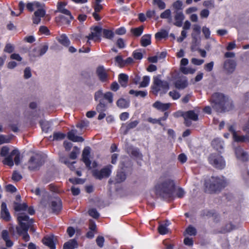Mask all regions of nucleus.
I'll list each match as a JSON object with an SVG mask.
<instances>
[{
	"mask_svg": "<svg viewBox=\"0 0 249 249\" xmlns=\"http://www.w3.org/2000/svg\"><path fill=\"white\" fill-rule=\"evenodd\" d=\"M41 6L40 3L38 2H28L26 4V8L30 12H33L35 8H39Z\"/></svg>",
	"mask_w": 249,
	"mask_h": 249,
	"instance_id": "nucleus-38",
	"label": "nucleus"
},
{
	"mask_svg": "<svg viewBox=\"0 0 249 249\" xmlns=\"http://www.w3.org/2000/svg\"><path fill=\"white\" fill-rule=\"evenodd\" d=\"M139 121L138 120H135L127 124L126 125V129L124 131V135L127 134L128 131L131 129L135 128L139 124Z\"/></svg>",
	"mask_w": 249,
	"mask_h": 249,
	"instance_id": "nucleus-35",
	"label": "nucleus"
},
{
	"mask_svg": "<svg viewBox=\"0 0 249 249\" xmlns=\"http://www.w3.org/2000/svg\"><path fill=\"white\" fill-rule=\"evenodd\" d=\"M150 82V77L149 76H144L142 77V80L140 82L139 84V88H145L147 87Z\"/></svg>",
	"mask_w": 249,
	"mask_h": 249,
	"instance_id": "nucleus-42",
	"label": "nucleus"
},
{
	"mask_svg": "<svg viewBox=\"0 0 249 249\" xmlns=\"http://www.w3.org/2000/svg\"><path fill=\"white\" fill-rule=\"evenodd\" d=\"M112 168V165H108L100 171L96 169L93 170L92 175L95 178L99 179H102L104 178H108L111 174Z\"/></svg>",
	"mask_w": 249,
	"mask_h": 249,
	"instance_id": "nucleus-9",
	"label": "nucleus"
},
{
	"mask_svg": "<svg viewBox=\"0 0 249 249\" xmlns=\"http://www.w3.org/2000/svg\"><path fill=\"white\" fill-rule=\"evenodd\" d=\"M42 242L44 245L48 246L51 249H55V245L53 241V236L44 237L42 239Z\"/></svg>",
	"mask_w": 249,
	"mask_h": 249,
	"instance_id": "nucleus-26",
	"label": "nucleus"
},
{
	"mask_svg": "<svg viewBox=\"0 0 249 249\" xmlns=\"http://www.w3.org/2000/svg\"><path fill=\"white\" fill-rule=\"evenodd\" d=\"M96 111L99 113L98 117V120H102L104 118L106 114L105 113L107 109V105L105 103L104 99H100L99 103L96 107Z\"/></svg>",
	"mask_w": 249,
	"mask_h": 249,
	"instance_id": "nucleus-11",
	"label": "nucleus"
},
{
	"mask_svg": "<svg viewBox=\"0 0 249 249\" xmlns=\"http://www.w3.org/2000/svg\"><path fill=\"white\" fill-rule=\"evenodd\" d=\"M160 17L163 19H168V22H172V18L171 16V12L170 9H166L163 12L161 13Z\"/></svg>",
	"mask_w": 249,
	"mask_h": 249,
	"instance_id": "nucleus-34",
	"label": "nucleus"
},
{
	"mask_svg": "<svg viewBox=\"0 0 249 249\" xmlns=\"http://www.w3.org/2000/svg\"><path fill=\"white\" fill-rule=\"evenodd\" d=\"M90 153V148L89 147H86L82 153V160L85 164L86 167L89 169H91L92 167L91 165V161L89 160V156Z\"/></svg>",
	"mask_w": 249,
	"mask_h": 249,
	"instance_id": "nucleus-13",
	"label": "nucleus"
},
{
	"mask_svg": "<svg viewBox=\"0 0 249 249\" xmlns=\"http://www.w3.org/2000/svg\"><path fill=\"white\" fill-rule=\"evenodd\" d=\"M227 127L229 132L232 133L233 138L237 134L236 131V124L233 123L232 124H230L228 123L227 124Z\"/></svg>",
	"mask_w": 249,
	"mask_h": 249,
	"instance_id": "nucleus-39",
	"label": "nucleus"
},
{
	"mask_svg": "<svg viewBox=\"0 0 249 249\" xmlns=\"http://www.w3.org/2000/svg\"><path fill=\"white\" fill-rule=\"evenodd\" d=\"M102 32L103 33V37L108 39H112L114 36V33L110 30L102 29Z\"/></svg>",
	"mask_w": 249,
	"mask_h": 249,
	"instance_id": "nucleus-37",
	"label": "nucleus"
},
{
	"mask_svg": "<svg viewBox=\"0 0 249 249\" xmlns=\"http://www.w3.org/2000/svg\"><path fill=\"white\" fill-rule=\"evenodd\" d=\"M115 61L118 63V65L120 67H123L124 66V61L121 55H118L115 58Z\"/></svg>",
	"mask_w": 249,
	"mask_h": 249,
	"instance_id": "nucleus-58",
	"label": "nucleus"
},
{
	"mask_svg": "<svg viewBox=\"0 0 249 249\" xmlns=\"http://www.w3.org/2000/svg\"><path fill=\"white\" fill-rule=\"evenodd\" d=\"M174 181L168 178L161 176L155 187V194L164 199L170 198L175 189Z\"/></svg>",
	"mask_w": 249,
	"mask_h": 249,
	"instance_id": "nucleus-1",
	"label": "nucleus"
},
{
	"mask_svg": "<svg viewBox=\"0 0 249 249\" xmlns=\"http://www.w3.org/2000/svg\"><path fill=\"white\" fill-rule=\"evenodd\" d=\"M104 100L105 99L107 100L109 104H112L113 101V94L110 91L106 92L104 94Z\"/></svg>",
	"mask_w": 249,
	"mask_h": 249,
	"instance_id": "nucleus-46",
	"label": "nucleus"
},
{
	"mask_svg": "<svg viewBox=\"0 0 249 249\" xmlns=\"http://www.w3.org/2000/svg\"><path fill=\"white\" fill-rule=\"evenodd\" d=\"M1 237L6 243L7 247H11L13 245V242L10 240L8 231L7 230H3L1 232Z\"/></svg>",
	"mask_w": 249,
	"mask_h": 249,
	"instance_id": "nucleus-27",
	"label": "nucleus"
},
{
	"mask_svg": "<svg viewBox=\"0 0 249 249\" xmlns=\"http://www.w3.org/2000/svg\"><path fill=\"white\" fill-rule=\"evenodd\" d=\"M17 153L18 149L13 150L9 155L8 154V155L5 157V158L2 161L3 163L4 164L7 165L10 167L13 166L14 164L13 160V157L15 156V154Z\"/></svg>",
	"mask_w": 249,
	"mask_h": 249,
	"instance_id": "nucleus-20",
	"label": "nucleus"
},
{
	"mask_svg": "<svg viewBox=\"0 0 249 249\" xmlns=\"http://www.w3.org/2000/svg\"><path fill=\"white\" fill-rule=\"evenodd\" d=\"M170 106V103H162L159 101L155 102L152 105L153 107L162 111H165L168 109Z\"/></svg>",
	"mask_w": 249,
	"mask_h": 249,
	"instance_id": "nucleus-21",
	"label": "nucleus"
},
{
	"mask_svg": "<svg viewBox=\"0 0 249 249\" xmlns=\"http://www.w3.org/2000/svg\"><path fill=\"white\" fill-rule=\"evenodd\" d=\"M153 4L157 5L159 9L162 10L165 8L166 4L162 0H153Z\"/></svg>",
	"mask_w": 249,
	"mask_h": 249,
	"instance_id": "nucleus-51",
	"label": "nucleus"
},
{
	"mask_svg": "<svg viewBox=\"0 0 249 249\" xmlns=\"http://www.w3.org/2000/svg\"><path fill=\"white\" fill-rule=\"evenodd\" d=\"M118 81L122 87L125 88L127 85L128 76L124 73H121L119 75Z\"/></svg>",
	"mask_w": 249,
	"mask_h": 249,
	"instance_id": "nucleus-29",
	"label": "nucleus"
},
{
	"mask_svg": "<svg viewBox=\"0 0 249 249\" xmlns=\"http://www.w3.org/2000/svg\"><path fill=\"white\" fill-rule=\"evenodd\" d=\"M13 204L14 209L16 212L25 211L28 208V205L25 203L21 204L18 202L14 201Z\"/></svg>",
	"mask_w": 249,
	"mask_h": 249,
	"instance_id": "nucleus-31",
	"label": "nucleus"
},
{
	"mask_svg": "<svg viewBox=\"0 0 249 249\" xmlns=\"http://www.w3.org/2000/svg\"><path fill=\"white\" fill-rule=\"evenodd\" d=\"M130 101L123 98L119 99L117 102V106L120 108H126L129 107Z\"/></svg>",
	"mask_w": 249,
	"mask_h": 249,
	"instance_id": "nucleus-28",
	"label": "nucleus"
},
{
	"mask_svg": "<svg viewBox=\"0 0 249 249\" xmlns=\"http://www.w3.org/2000/svg\"><path fill=\"white\" fill-rule=\"evenodd\" d=\"M160 78V74L153 77V82L151 89L152 92L155 95H157L159 92L165 94L169 89V83L166 81L161 80Z\"/></svg>",
	"mask_w": 249,
	"mask_h": 249,
	"instance_id": "nucleus-5",
	"label": "nucleus"
},
{
	"mask_svg": "<svg viewBox=\"0 0 249 249\" xmlns=\"http://www.w3.org/2000/svg\"><path fill=\"white\" fill-rule=\"evenodd\" d=\"M57 39L61 45L65 47H68L71 44L70 39L65 34L61 35Z\"/></svg>",
	"mask_w": 249,
	"mask_h": 249,
	"instance_id": "nucleus-30",
	"label": "nucleus"
},
{
	"mask_svg": "<svg viewBox=\"0 0 249 249\" xmlns=\"http://www.w3.org/2000/svg\"><path fill=\"white\" fill-rule=\"evenodd\" d=\"M180 71L183 73L185 74H187L188 73L193 74L195 72V69L183 67L180 68Z\"/></svg>",
	"mask_w": 249,
	"mask_h": 249,
	"instance_id": "nucleus-53",
	"label": "nucleus"
},
{
	"mask_svg": "<svg viewBox=\"0 0 249 249\" xmlns=\"http://www.w3.org/2000/svg\"><path fill=\"white\" fill-rule=\"evenodd\" d=\"M51 207L53 213H57L62 208V202L61 200L58 198L55 200L51 202Z\"/></svg>",
	"mask_w": 249,
	"mask_h": 249,
	"instance_id": "nucleus-22",
	"label": "nucleus"
},
{
	"mask_svg": "<svg viewBox=\"0 0 249 249\" xmlns=\"http://www.w3.org/2000/svg\"><path fill=\"white\" fill-rule=\"evenodd\" d=\"M181 116L184 118H188L194 121H196L198 119V115L194 110H189L182 113Z\"/></svg>",
	"mask_w": 249,
	"mask_h": 249,
	"instance_id": "nucleus-23",
	"label": "nucleus"
},
{
	"mask_svg": "<svg viewBox=\"0 0 249 249\" xmlns=\"http://www.w3.org/2000/svg\"><path fill=\"white\" fill-rule=\"evenodd\" d=\"M66 137L64 133L61 132H54L53 135V140L60 141L64 139Z\"/></svg>",
	"mask_w": 249,
	"mask_h": 249,
	"instance_id": "nucleus-50",
	"label": "nucleus"
},
{
	"mask_svg": "<svg viewBox=\"0 0 249 249\" xmlns=\"http://www.w3.org/2000/svg\"><path fill=\"white\" fill-rule=\"evenodd\" d=\"M14 51V47L10 43H8L6 45L4 51L8 53H11Z\"/></svg>",
	"mask_w": 249,
	"mask_h": 249,
	"instance_id": "nucleus-64",
	"label": "nucleus"
},
{
	"mask_svg": "<svg viewBox=\"0 0 249 249\" xmlns=\"http://www.w3.org/2000/svg\"><path fill=\"white\" fill-rule=\"evenodd\" d=\"M77 130L76 129H72L67 133V137L69 140L73 142H83L84 139L81 136L76 135Z\"/></svg>",
	"mask_w": 249,
	"mask_h": 249,
	"instance_id": "nucleus-19",
	"label": "nucleus"
},
{
	"mask_svg": "<svg viewBox=\"0 0 249 249\" xmlns=\"http://www.w3.org/2000/svg\"><path fill=\"white\" fill-rule=\"evenodd\" d=\"M78 244L77 241L75 239H70L65 243L63 245V249H75L77 248Z\"/></svg>",
	"mask_w": 249,
	"mask_h": 249,
	"instance_id": "nucleus-25",
	"label": "nucleus"
},
{
	"mask_svg": "<svg viewBox=\"0 0 249 249\" xmlns=\"http://www.w3.org/2000/svg\"><path fill=\"white\" fill-rule=\"evenodd\" d=\"M96 74L101 82L107 83L109 82V75L104 66H100L97 68Z\"/></svg>",
	"mask_w": 249,
	"mask_h": 249,
	"instance_id": "nucleus-10",
	"label": "nucleus"
},
{
	"mask_svg": "<svg viewBox=\"0 0 249 249\" xmlns=\"http://www.w3.org/2000/svg\"><path fill=\"white\" fill-rule=\"evenodd\" d=\"M174 17L175 22L173 24L177 27H180L182 26L183 21L185 19V16L181 11H176Z\"/></svg>",
	"mask_w": 249,
	"mask_h": 249,
	"instance_id": "nucleus-18",
	"label": "nucleus"
},
{
	"mask_svg": "<svg viewBox=\"0 0 249 249\" xmlns=\"http://www.w3.org/2000/svg\"><path fill=\"white\" fill-rule=\"evenodd\" d=\"M0 209L1 217L6 221H9L11 219V217L7 208L6 204L5 202L2 203Z\"/></svg>",
	"mask_w": 249,
	"mask_h": 249,
	"instance_id": "nucleus-16",
	"label": "nucleus"
},
{
	"mask_svg": "<svg viewBox=\"0 0 249 249\" xmlns=\"http://www.w3.org/2000/svg\"><path fill=\"white\" fill-rule=\"evenodd\" d=\"M236 62L233 60L228 59L224 64V69L228 73H232L236 68Z\"/></svg>",
	"mask_w": 249,
	"mask_h": 249,
	"instance_id": "nucleus-17",
	"label": "nucleus"
},
{
	"mask_svg": "<svg viewBox=\"0 0 249 249\" xmlns=\"http://www.w3.org/2000/svg\"><path fill=\"white\" fill-rule=\"evenodd\" d=\"M214 214L213 211L209 210H204L201 212L202 217H207L208 218L213 216Z\"/></svg>",
	"mask_w": 249,
	"mask_h": 249,
	"instance_id": "nucleus-52",
	"label": "nucleus"
},
{
	"mask_svg": "<svg viewBox=\"0 0 249 249\" xmlns=\"http://www.w3.org/2000/svg\"><path fill=\"white\" fill-rule=\"evenodd\" d=\"M17 219L20 226L16 228L17 232L19 235H22L23 240L27 242L30 240L28 231L34 223V220L24 213H18Z\"/></svg>",
	"mask_w": 249,
	"mask_h": 249,
	"instance_id": "nucleus-2",
	"label": "nucleus"
},
{
	"mask_svg": "<svg viewBox=\"0 0 249 249\" xmlns=\"http://www.w3.org/2000/svg\"><path fill=\"white\" fill-rule=\"evenodd\" d=\"M80 153V149L77 146H74L72 151L70 154V158L72 160H75L77 158V155Z\"/></svg>",
	"mask_w": 249,
	"mask_h": 249,
	"instance_id": "nucleus-45",
	"label": "nucleus"
},
{
	"mask_svg": "<svg viewBox=\"0 0 249 249\" xmlns=\"http://www.w3.org/2000/svg\"><path fill=\"white\" fill-rule=\"evenodd\" d=\"M169 225V224H161L158 227V231L160 234L161 235H164L168 233V229L167 227Z\"/></svg>",
	"mask_w": 249,
	"mask_h": 249,
	"instance_id": "nucleus-41",
	"label": "nucleus"
},
{
	"mask_svg": "<svg viewBox=\"0 0 249 249\" xmlns=\"http://www.w3.org/2000/svg\"><path fill=\"white\" fill-rule=\"evenodd\" d=\"M96 242L97 244V245L100 247L102 248L104 246V243L105 242L104 237L103 236H99L97 237L96 239Z\"/></svg>",
	"mask_w": 249,
	"mask_h": 249,
	"instance_id": "nucleus-63",
	"label": "nucleus"
},
{
	"mask_svg": "<svg viewBox=\"0 0 249 249\" xmlns=\"http://www.w3.org/2000/svg\"><path fill=\"white\" fill-rule=\"evenodd\" d=\"M235 154L237 158L242 161H247L249 160V155L245 152L240 146H238L234 149Z\"/></svg>",
	"mask_w": 249,
	"mask_h": 249,
	"instance_id": "nucleus-14",
	"label": "nucleus"
},
{
	"mask_svg": "<svg viewBox=\"0 0 249 249\" xmlns=\"http://www.w3.org/2000/svg\"><path fill=\"white\" fill-rule=\"evenodd\" d=\"M89 124V122L88 121H81L76 124V126L82 129L84 127H87Z\"/></svg>",
	"mask_w": 249,
	"mask_h": 249,
	"instance_id": "nucleus-61",
	"label": "nucleus"
},
{
	"mask_svg": "<svg viewBox=\"0 0 249 249\" xmlns=\"http://www.w3.org/2000/svg\"><path fill=\"white\" fill-rule=\"evenodd\" d=\"M22 176L17 171L13 172L12 178L15 181H18L22 178Z\"/></svg>",
	"mask_w": 249,
	"mask_h": 249,
	"instance_id": "nucleus-62",
	"label": "nucleus"
},
{
	"mask_svg": "<svg viewBox=\"0 0 249 249\" xmlns=\"http://www.w3.org/2000/svg\"><path fill=\"white\" fill-rule=\"evenodd\" d=\"M40 124L42 130L45 132H48L50 128L49 124L46 122H40Z\"/></svg>",
	"mask_w": 249,
	"mask_h": 249,
	"instance_id": "nucleus-59",
	"label": "nucleus"
},
{
	"mask_svg": "<svg viewBox=\"0 0 249 249\" xmlns=\"http://www.w3.org/2000/svg\"><path fill=\"white\" fill-rule=\"evenodd\" d=\"M129 93L131 95H134L136 97L140 96L142 98L145 97L148 94L146 90H135L131 89L129 91Z\"/></svg>",
	"mask_w": 249,
	"mask_h": 249,
	"instance_id": "nucleus-33",
	"label": "nucleus"
},
{
	"mask_svg": "<svg viewBox=\"0 0 249 249\" xmlns=\"http://www.w3.org/2000/svg\"><path fill=\"white\" fill-rule=\"evenodd\" d=\"M208 160L213 166L218 169H223L226 166L224 158L219 154H211L208 158Z\"/></svg>",
	"mask_w": 249,
	"mask_h": 249,
	"instance_id": "nucleus-7",
	"label": "nucleus"
},
{
	"mask_svg": "<svg viewBox=\"0 0 249 249\" xmlns=\"http://www.w3.org/2000/svg\"><path fill=\"white\" fill-rule=\"evenodd\" d=\"M173 7L177 11H179L182 9V2L180 0H177L173 4Z\"/></svg>",
	"mask_w": 249,
	"mask_h": 249,
	"instance_id": "nucleus-60",
	"label": "nucleus"
},
{
	"mask_svg": "<svg viewBox=\"0 0 249 249\" xmlns=\"http://www.w3.org/2000/svg\"><path fill=\"white\" fill-rule=\"evenodd\" d=\"M175 87L178 89H183L188 85L187 79L185 78L183 79H178L175 82Z\"/></svg>",
	"mask_w": 249,
	"mask_h": 249,
	"instance_id": "nucleus-24",
	"label": "nucleus"
},
{
	"mask_svg": "<svg viewBox=\"0 0 249 249\" xmlns=\"http://www.w3.org/2000/svg\"><path fill=\"white\" fill-rule=\"evenodd\" d=\"M151 35L149 34H146L143 35L141 39V45L143 47H146L149 45L151 43Z\"/></svg>",
	"mask_w": 249,
	"mask_h": 249,
	"instance_id": "nucleus-32",
	"label": "nucleus"
},
{
	"mask_svg": "<svg viewBox=\"0 0 249 249\" xmlns=\"http://www.w3.org/2000/svg\"><path fill=\"white\" fill-rule=\"evenodd\" d=\"M126 179V175L124 172H118L116 176V180L118 183L122 182Z\"/></svg>",
	"mask_w": 249,
	"mask_h": 249,
	"instance_id": "nucleus-48",
	"label": "nucleus"
},
{
	"mask_svg": "<svg viewBox=\"0 0 249 249\" xmlns=\"http://www.w3.org/2000/svg\"><path fill=\"white\" fill-rule=\"evenodd\" d=\"M89 214L94 218H98L99 217V213L96 209L92 208L89 211Z\"/></svg>",
	"mask_w": 249,
	"mask_h": 249,
	"instance_id": "nucleus-56",
	"label": "nucleus"
},
{
	"mask_svg": "<svg viewBox=\"0 0 249 249\" xmlns=\"http://www.w3.org/2000/svg\"><path fill=\"white\" fill-rule=\"evenodd\" d=\"M45 162L44 157L39 154L32 156L28 161V169L30 171H36L39 169Z\"/></svg>",
	"mask_w": 249,
	"mask_h": 249,
	"instance_id": "nucleus-6",
	"label": "nucleus"
},
{
	"mask_svg": "<svg viewBox=\"0 0 249 249\" xmlns=\"http://www.w3.org/2000/svg\"><path fill=\"white\" fill-rule=\"evenodd\" d=\"M48 50V45L47 44L34 48L29 53L30 60L32 61H35L36 57L43 55Z\"/></svg>",
	"mask_w": 249,
	"mask_h": 249,
	"instance_id": "nucleus-8",
	"label": "nucleus"
},
{
	"mask_svg": "<svg viewBox=\"0 0 249 249\" xmlns=\"http://www.w3.org/2000/svg\"><path fill=\"white\" fill-rule=\"evenodd\" d=\"M233 139L236 142H249V136L247 135L239 136L237 134Z\"/></svg>",
	"mask_w": 249,
	"mask_h": 249,
	"instance_id": "nucleus-36",
	"label": "nucleus"
},
{
	"mask_svg": "<svg viewBox=\"0 0 249 249\" xmlns=\"http://www.w3.org/2000/svg\"><path fill=\"white\" fill-rule=\"evenodd\" d=\"M185 231L190 236H195L197 233L196 229L192 225H189L187 228H186Z\"/></svg>",
	"mask_w": 249,
	"mask_h": 249,
	"instance_id": "nucleus-47",
	"label": "nucleus"
},
{
	"mask_svg": "<svg viewBox=\"0 0 249 249\" xmlns=\"http://www.w3.org/2000/svg\"><path fill=\"white\" fill-rule=\"evenodd\" d=\"M10 149L7 146H4L1 147L0 155L1 157H6L9 153Z\"/></svg>",
	"mask_w": 249,
	"mask_h": 249,
	"instance_id": "nucleus-54",
	"label": "nucleus"
},
{
	"mask_svg": "<svg viewBox=\"0 0 249 249\" xmlns=\"http://www.w3.org/2000/svg\"><path fill=\"white\" fill-rule=\"evenodd\" d=\"M211 102L213 109L218 112L229 111L231 108L230 102L220 93H213L211 97Z\"/></svg>",
	"mask_w": 249,
	"mask_h": 249,
	"instance_id": "nucleus-4",
	"label": "nucleus"
},
{
	"mask_svg": "<svg viewBox=\"0 0 249 249\" xmlns=\"http://www.w3.org/2000/svg\"><path fill=\"white\" fill-rule=\"evenodd\" d=\"M206 191L209 193L220 192L228 185L227 179L224 177L212 176L205 181Z\"/></svg>",
	"mask_w": 249,
	"mask_h": 249,
	"instance_id": "nucleus-3",
	"label": "nucleus"
},
{
	"mask_svg": "<svg viewBox=\"0 0 249 249\" xmlns=\"http://www.w3.org/2000/svg\"><path fill=\"white\" fill-rule=\"evenodd\" d=\"M90 30L92 31L90 34L86 36L89 40H93L94 38H96L101 40L100 36L101 35L102 28L100 26H95L94 27L90 28Z\"/></svg>",
	"mask_w": 249,
	"mask_h": 249,
	"instance_id": "nucleus-12",
	"label": "nucleus"
},
{
	"mask_svg": "<svg viewBox=\"0 0 249 249\" xmlns=\"http://www.w3.org/2000/svg\"><path fill=\"white\" fill-rule=\"evenodd\" d=\"M168 33L165 30H162L155 34V38L157 39H160L166 38L168 36Z\"/></svg>",
	"mask_w": 249,
	"mask_h": 249,
	"instance_id": "nucleus-43",
	"label": "nucleus"
},
{
	"mask_svg": "<svg viewBox=\"0 0 249 249\" xmlns=\"http://www.w3.org/2000/svg\"><path fill=\"white\" fill-rule=\"evenodd\" d=\"M46 14V11L43 9H38L34 12L33 16V22L34 24H38L40 22L41 18H43Z\"/></svg>",
	"mask_w": 249,
	"mask_h": 249,
	"instance_id": "nucleus-15",
	"label": "nucleus"
},
{
	"mask_svg": "<svg viewBox=\"0 0 249 249\" xmlns=\"http://www.w3.org/2000/svg\"><path fill=\"white\" fill-rule=\"evenodd\" d=\"M169 95L173 100H177L180 97V94L176 90L170 91L169 92Z\"/></svg>",
	"mask_w": 249,
	"mask_h": 249,
	"instance_id": "nucleus-55",
	"label": "nucleus"
},
{
	"mask_svg": "<svg viewBox=\"0 0 249 249\" xmlns=\"http://www.w3.org/2000/svg\"><path fill=\"white\" fill-rule=\"evenodd\" d=\"M11 138L3 135H0V145L4 143H8L10 142Z\"/></svg>",
	"mask_w": 249,
	"mask_h": 249,
	"instance_id": "nucleus-57",
	"label": "nucleus"
},
{
	"mask_svg": "<svg viewBox=\"0 0 249 249\" xmlns=\"http://www.w3.org/2000/svg\"><path fill=\"white\" fill-rule=\"evenodd\" d=\"M131 155L137 158H142V155L140 152V150L138 148L132 147L130 149Z\"/></svg>",
	"mask_w": 249,
	"mask_h": 249,
	"instance_id": "nucleus-40",
	"label": "nucleus"
},
{
	"mask_svg": "<svg viewBox=\"0 0 249 249\" xmlns=\"http://www.w3.org/2000/svg\"><path fill=\"white\" fill-rule=\"evenodd\" d=\"M143 30V27L142 26H141L138 28H132L131 29V32L134 34V36H139L142 34Z\"/></svg>",
	"mask_w": 249,
	"mask_h": 249,
	"instance_id": "nucleus-44",
	"label": "nucleus"
},
{
	"mask_svg": "<svg viewBox=\"0 0 249 249\" xmlns=\"http://www.w3.org/2000/svg\"><path fill=\"white\" fill-rule=\"evenodd\" d=\"M130 80H131L132 83L134 84L135 85H138L140 84L141 77L138 74H134L133 75L131 76Z\"/></svg>",
	"mask_w": 249,
	"mask_h": 249,
	"instance_id": "nucleus-49",
	"label": "nucleus"
}]
</instances>
